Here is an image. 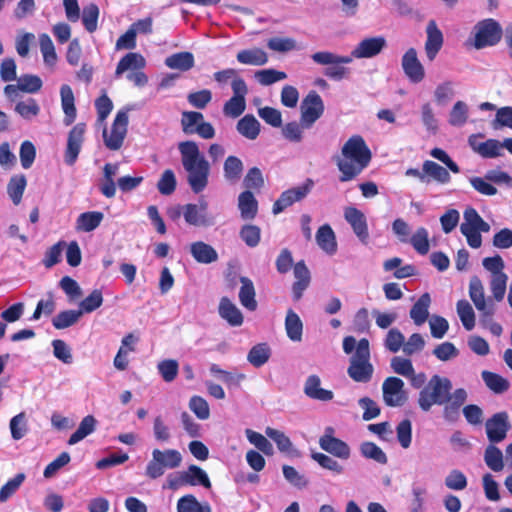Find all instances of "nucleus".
<instances>
[{"instance_id":"1","label":"nucleus","mask_w":512,"mask_h":512,"mask_svg":"<svg viewBox=\"0 0 512 512\" xmlns=\"http://www.w3.org/2000/svg\"><path fill=\"white\" fill-rule=\"evenodd\" d=\"M341 154L342 158L336 159L340 182L355 179L369 165L372 158L369 147L360 135L350 137L343 145Z\"/></svg>"},{"instance_id":"2","label":"nucleus","mask_w":512,"mask_h":512,"mask_svg":"<svg viewBox=\"0 0 512 512\" xmlns=\"http://www.w3.org/2000/svg\"><path fill=\"white\" fill-rule=\"evenodd\" d=\"M183 168L188 173L187 181L191 190L198 194L208 185L210 164L200 152L195 141L186 140L178 144Z\"/></svg>"},{"instance_id":"3","label":"nucleus","mask_w":512,"mask_h":512,"mask_svg":"<svg viewBox=\"0 0 512 512\" xmlns=\"http://www.w3.org/2000/svg\"><path fill=\"white\" fill-rule=\"evenodd\" d=\"M451 390L452 383L450 379L435 374L421 389L418 397V405L424 412L430 411L434 405H445L449 401V392Z\"/></svg>"},{"instance_id":"4","label":"nucleus","mask_w":512,"mask_h":512,"mask_svg":"<svg viewBox=\"0 0 512 512\" xmlns=\"http://www.w3.org/2000/svg\"><path fill=\"white\" fill-rule=\"evenodd\" d=\"M373 365L370 363L369 340L362 338L358 341L356 351L350 358L347 373L355 382H369L373 375Z\"/></svg>"},{"instance_id":"5","label":"nucleus","mask_w":512,"mask_h":512,"mask_svg":"<svg viewBox=\"0 0 512 512\" xmlns=\"http://www.w3.org/2000/svg\"><path fill=\"white\" fill-rule=\"evenodd\" d=\"M181 462L182 456L178 450L166 449L162 451L154 449L152 459L146 466V476L150 479H157L165 473L166 469L178 468Z\"/></svg>"},{"instance_id":"6","label":"nucleus","mask_w":512,"mask_h":512,"mask_svg":"<svg viewBox=\"0 0 512 512\" xmlns=\"http://www.w3.org/2000/svg\"><path fill=\"white\" fill-rule=\"evenodd\" d=\"M474 46L482 49L496 45L502 37V28L494 19H485L478 22L474 27Z\"/></svg>"},{"instance_id":"7","label":"nucleus","mask_w":512,"mask_h":512,"mask_svg":"<svg viewBox=\"0 0 512 512\" xmlns=\"http://www.w3.org/2000/svg\"><path fill=\"white\" fill-rule=\"evenodd\" d=\"M300 109L301 126L309 129L323 115L325 107L320 95L312 90L302 100Z\"/></svg>"},{"instance_id":"8","label":"nucleus","mask_w":512,"mask_h":512,"mask_svg":"<svg viewBox=\"0 0 512 512\" xmlns=\"http://www.w3.org/2000/svg\"><path fill=\"white\" fill-rule=\"evenodd\" d=\"M127 127L128 114L126 111L120 110L114 118L110 133L108 134L106 128L103 130L105 146L110 150H119L122 147L127 134Z\"/></svg>"},{"instance_id":"9","label":"nucleus","mask_w":512,"mask_h":512,"mask_svg":"<svg viewBox=\"0 0 512 512\" xmlns=\"http://www.w3.org/2000/svg\"><path fill=\"white\" fill-rule=\"evenodd\" d=\"M313 186V180L307 178L302 185L283 191L279 198L274 202L272 212L277 215L293 205L295 202L301 201L310 193Z\"/></svg>"},{"instance_id":"10","label":"nucleus","mask_w":512,"mask_h":512,"mask_svg":"<svg viewBox=\"0 0 512 512\" xmlns=\"http://www.w3.org/2000/svg\"><path fill=\"white\" fill-rule=\"evenodd\" d=\"M231 88L233 96L224 104L223 113L227 117L237 118L245 111L248 87L244 79H239L231 84Z\"/></svg>"},{"instance_id":"11","label":"nucleus","mask_w":512,"mask_h":512,"mask_svg":"<svg viewBox=\"0 0 512 512\" xmlns=\"http://www.w3.org/2000/svg\"><path fill=\"white\" fill-rule=\"evenodd\" d=\"M486 435L491 444L502 442L511 429V423L506 411L493 414L485 423Z\"/></svg>"},{"instance_id":"12","label":"nucleus","mask_w":512,"mask_h":512,"mask_svg":"<svg viewBox=\"0 0 512 512\" xmlns=\"http://www.w3.org/2000/svg\"><path fill=\"white\" fill-rule=\"evenodd\" d=\"M383 400L389 407L402 406L407 396L404 391V382L398 377H388L382 385Z\"/></svg>"},{"instance_id":"13","label":"nucleus","mask_w":512,"mask_h":512,"mask_svg":"<svg viewBox=\"0 0 512 512\" xmlns=\"http://www.w3.org/2000/svg\"><path fill=\"white\" fill-rule=\"evenodd\" d=\"M319 446L327 453L342 460H347L351 455L349 445L334 436V429L332 427L325 429L324 434L319 438Z\"/></svg>"},{"instance_id":"14","label":"nucleus","mask_w":512,"mask_h":512,"mask_svg":"<svg viewBox=\"0 0 512 512\" xmlns=\"http://www.w3.org/2000/svg\"><path fill=\"white\" fill-rule=\"evenodd\" d=\"M85 131L86 125L84 123H77L70 130L65 150V162L67 165H73L76 162L84 141Z\"/></svg>"},{"instance_id":"15","label":"nucleus","mask_w":512,"mask_h":512,"mask_svg":"<svg viewBox=\"0 0 512 512\" xmlns=\"http://www.w3.org/2000/svg\"><path fill=\"white\" fill-rule=\"evenodd\" d=\"M402 69L412 83H419L425 77V70L417 57V51L409 48L402 57Z\"/></svg>"},{"instance_id":"16","label":"nucleus","mask_w":512,"mask_h":512,"mask_svg":"<svg viewBox=\"0 0 512 512\" xmlns=\"http://www.w3.org/2000/svg\"><path fill=\"white\" fill-rule=\"evenodd\" d=\"M344 217L351 225L353 232L359 240L367 244L369 238L367 221L364 213L355 207H348L345 209Z\"/></svg>"},{"instance_id":"17","label":"nucleus","mask_w":512,"mask_h":512,"mask_svg":"<svg viewBox=\"0 0 512 512\" xmlns=\"http://www.w3.org/2000/svg\"><path fill=\"white\" fill-rule=\"evenodd\" d=\"M386 46V40L382 36L365 38L352 51L354 58H371L378 55Z\"/></svg>"},{"instance_id":"18","label":"nucleus","mask_w":512,"mask_h":512,"mask_svg":"<svg viewBox=\"0 0 512 512\" xmlns=\"http://www.w3.org/2000/svg\"><path fill=\"white\" fill-rule=\"evenodd\" d=\"M293 272L296 280L292 285V297L294 301H299L302 298L304 291L310 285L311 275L303 260L298 261L293 266Z\"/></svg>"},{"instance_id":"19","label":"nucleus","mask_w":512,"mask_h":512,"mask_svg":"<svg viewBox=\"0 0 512 512\" xmlns=\"http://www.w3.org/2000/svg\"><path fill=\"white\" fill-rule=\"evenodd\" d=\"M426 33L427 40L425 43V51L427 58L432 61L435 59L437 53L443 45V34L437 27V24L434 20L429 21L426 28Z\"/></svg>"},{"instance_id":"20","label":"nucleus","mask_w":512,"mask_h":512,"mask_svg":"<svg viewBox=\"0 0 512 512\" xmlns=\"http://www.w3.org/2000/svg\"><path fill=\"white\" fill-rule=\"evenodd\" d=\"M207 203L201 202L200 205L186 204L183 206V216L187 224L192 226L207 225L206 219Z\"/></svg>"},{"instance_id":"21","label":"nucleus","mask_w":512,"mask_h":512,"mask_svg":"<svg viewBox=\"0 0 512 512\" xmlns=\"http://www.w3.org/2000/svg\"><path fill=\"white\" fill-rule=\"evenodd\" d=\"M190 252L198 263L210 264L218 259L217 251L203 241L193 242L190 246Z\"/></svg>"},{"instance_id":"22","label":"nucleus","mask_w":512,"mask_h":512,"mask_svg":"<svg viewBox=\"0 0 512 512\" xmlns=\"http://www.w3.org/2000/svg\"><path fill=\"white\" fill-rule=\"evenodd\" d=\"M238 208L242 219L252 220L256 217L258 202L250 190H245L239 194Z\"/></svg>"},{"instance_id":"23","label":"nucleus","mask_w":512,"mask_h":512,"mask_svg":"<svg viewBox=\"0 0 512 512\" xmlns=\"http://www.w3.org/2000/svg\"><path fill=\"white\" fill-rule=\"evenodd\" d=\"M321 380L317 375H310L304 386L305 394L311 398L320 401H330L333 399V392L320 387Z\"/></svg>"},{"instance_id":"24","label":"nucleus","mask_w":512,"mask_h":512,"mask_svg":"<svg viewBox=\"0 0 512 512\" xmlns=\"http://www.w3.org/2000/svg\"><path fill=\"white\" fill-rule=\"evenodd\" d=\"M244 170L243 162L234 155L228 156L223 164V176L229 184H236L242 177Z\"/></svg>"},{"instance_id":"25","label":"nucleus","mask_w":512,"mask_h":512,"mask_svg":"<svg viewBox=\"0 0 512 512\" xmlns=\"http://www.w3.org/2000/svg\"><path fill=\"white\" fill-rule=\"evenodd\" d=\"M431 297L429 293L422 294L410 310V317L417 326H421L429 317Z\"/></svg>"},{"instance_id":"26","label":"nucleus","mask_w":512,"mask_h":512,"mask_svg":"<svg viewBox=\"0 0 512 512\" xmlns=\"http://www.w3.org/2000/svg\"><path fill=\"white\" fill-rule=\"evenodd\" d=\"M240 282V303L249 311H255L257 309V301L255 299L256 293L253 282L251 281V279L244 276L240 277Z\"/></svg>"},{"instance_id":"27","label":"nucleus","mask_w":512,"mask_h":512,"mask_svg":"<svg viewBox=\"0 0 512 512\" xmlns=\"http://www.w3.org/2000/svg\"><path fill=\"white\" fill-rule=\"evenodd\" d=\"M145 58L135 52H129L120 59L115 70V76L119 77L127 70H142L145 67Z\"/></svg>"},{"instance_id":"28","label":"nucleus","mask_w":512,"mask_h":512,"mask_svg":"<svg viewBox=\"0 0 512 512\" xmlns=\"http://www.w3.org/2000/svg\"><path fill=\"white\" fill-rule=\"evenodd\" d=\"M219 314L231 326H240L243 323L241 311L226 297H223L220 301Z\"/></svg>"},{"instance_id":"29","label":"nucleus","mask_w":512,"mask_h":512,"mask_svg":"<svg viewBox=\"0 0 512 512\" xmlns=\"http://www.w3.org/2000/svg\"><path fill=\"white\" fill-rule=\"evenodd\" d=\"M236 58L239 63L246 65L262 66L268 62V56L261 48L241 50Z\"/></svg>"},{"instance_id":"30","label":"nucleus","mask_w":512,"mask_h":512,"mask_svg":"<svg viewBox=\"0 0 512 512\" xmlns=\"http://www.w3.org/2000/svg\"><path fill=\"white\" fill-rule=\"evenodd\" d=\"M316 241L321 249L333 254L337 250L335 234L330 225L324 224L317 230Z\"/></svg>"},{"instance_id":"31","label":"nucleus","mask_w":512,"mask_h":512,"mask_svg":"<svg viewBox=\"0 0 512 512\" xmlns=\"http://www.w3.org/2000/svg\"><path fill=\"white\" fill-rule=\"evenodd\" d=\"M104 215L100 211L81 213L76 220V229L83 232L95 230L102 222Z\"/></svg>"},{"instance_id":"32","label":"nucleus","mask_w":512,"mask_h":512,"mask_svg":"<svg viewBox=\"0 0 512 512\" xmlns=\"http://www.w3.org/2000/svg\"><path fill=\"white\" fill-rule=\"evenodd\" d=\"M469 143L473 150L484 158H495L501 155L502 145L501 142L496 139H488L485 142L476 144L473 140V136H471Z\"/></svg>"},{"instance_id":"33","label":"nucleus","mask_w":512,"mask_h":512,"mask_svg":"<svg viewBox=\"0 0 512 512\" xmlns=\"http://www.w3.org/2000/svg\"><path fill=\"white\" fill-rule=\"evenodd\" d=\"M237 131L249 140H255L260 133V123L252 114L242 117L237 123Z\"/></svg>"},{"instance_id":"34","label":"nucleus","mask_w":512,"mask_h":512,"mask_svg":"<svg viewBox=\"0 0 512 512\" xmlns=\"http://www.w3.org/2000/svg\"><path fill=\"white\" fill-rule=\"evenodd\" d=\"M194 55L191 52L184 51L170 55L166 58L165 64L170 69L188 71L194 66Z\"/></svg>"},{"instance_id":"35","label":"nucleus","mask_w":512,"mask_h":512,"mask_svg":"<svg viewBox=\"0 0 512 512\" xmlns=\"http://www.w3.org/2000/svg\"><path fill=\"white\" fill-rule=\"evenodd\" d=\"M62 108L65 113V124L70 125L76 118L75 98L70 86L63 85L60 89Z\"/></svg>"},{"instance_id":"36","label":"nucleus","mask_w":512,"mask_h":512,"mask_svg":"<svg viewBox=\"0 0 512 512\" xmlns=\"http://www.w3.org/2000/svg\"><path fill=\"white\" fill-rule=\"evenodd\" d=\"M271 357V349L267 343L254 345L247 355L248 362L256 368L262 367Z\"/></svg>"},{"instance_id":"37","label":"nucleus","mask_w":512,"mask_h":512,"mask_svg":"<svg viewBox=\"0 0 512 512\" xmlns=\"http://www.w3.org/2000/svg\"><path fill=\"white\" fill-rule=\"evenodd\" d=\"M285 329L290 340L294 342L301 341L303 324L300 317L291 309L288 310L285 318Z\"/></svg>"},{"instance_id":"38","label":"nucleus","mask_w":512,"mask_h":512,"mask_svg":"<svg viewBox=\"0 0 512 512\" xmlns=\"http://www.w3.org/2000/svg\"><path fill=\"white\" fill-rule=\"evenodd\" d=\"M186 482L189 486L201 485L204 488H211V481L207 473L197 465H190L184 470Z\"/></svg>"},{"instance_id":"39","label":"nucleus","mask_w":512,"mask_h":512,"mask_svg":"<svg viewBox=\"0 0 512 512\" xmlns=\"http://www.w3.org/2000/svg\"><path fill=\"white\" fill-rule=\"evenodd\" d=\"M177 512H212L208 503H200L192 494L182 496L177 502Z\"/></svg>"},{"instance_id":"40","label":"nucleus","mask_w":512,"mask_h":512,"mask_svg":"<svg viewBox=\"0 0 512 512\" xmlns=\"http://www.w3.org/2000/svg\"><path fill=\"white\" fill-rule=\"evenodd\" d=\"M97 421L93 415L85 416L77 430L68 439L69 445H74L95 431Z\"/></svg>"},{"instance_id":"41","label":"nucleus","mask_w":512,"mask_h":512,"mask_svg":"<svg viewBox=\"0 0 512 512\" xmlns=\"http://www.w3.org/2000/svg\"><path fill=\"white\" fill-rule=\"evenodd\" d=\"M463 217L464 221L461 223L460 228H464L466 226L468 229L483 230L484 233L490 231V225L483 220L476 209L472 207L467 208L464 211Z\"/></svg>"},{"instance_id":"42","label":"nucleus","mask_w":512,"mask_h":512,"mask_svg":"<svg viewBox=\"0 0 512 512\" xmlns=\"http://www.w3.org/2000/svg\"><path fill=\"white\" fill-rule=\"evenodd\" d=\"M26 185L27 180L24 175H14L11 177L7 185V193L14 205H19L21 203Z\"/></svg>"},{"instance_id":"43","label":"nucleus","mask_w":512,"mask_h":512,"mask_svg":"<svg viewBox=\"0 0 512 512\" xmlns=\"http://www.w3.org/2000/svg\"><path fill=\"white\" fill-rule=\"evenodd\" d=\"M423 171L426 173V177L429 176L441 184H447L451 180L448 170L431 160L424 161Z\"/></svg>"},{"instance_id":"44","label":"nucleus","mask_w":512,"mask_h":512,"mask_svg":"<svg viewBox=\"0 0 512 512\" xmlns=\"http://www.w3.org/2000/svg\"><path fill=\"white\" fill-rule=\"evenodd\" d=\"M81 316L82 311L79 310L61 311L52 319V325L57 330L66 329L76 324Z\"/></svg>"},{"instance_id":"45","label":"nucleus","mask_w":512,"mask_h":512,"mask_svg":"<svg viewBox=\"0 0 512 512\" xmlns=\"http://www.w3.org/2000/svg\"><path fill=\"white\" fill-rule=\"evenodd\" d=\"M469 296L477 310L485 309L488 303L485 300L484 287L478 276H473L469 283Z\"/></svg>"},{"instance_id":"46","label":"nucleus","mask_w":512,"mask_h":512,"mask_svg":"<svg viewBox=\"0 0 512 512\" xmlns=\"http://www.w3.org/2000/svg\"><path fill=\"white\" fill-rule=\"evenodd\" d=\"M484 461L486 465L494 472L502 471L504 468L503 454L502 451L495 446V444H489L484 453Z\"/></svg>"},{"instance_id":"47","label":"nucleus","mask_w":512,"mask_h":512,"mask_svg":"<svg viewBox=\"0 0 512 512\" xmlns=\"http://www.w3.org/2000/svg\"><path fill=\"white\" fill-rule=\"evenodd\" d=\"M481 376L486 386L494 393L500 394L509 388L508 380L497 373L485 370L481 373Z\"/></svg>"},{"instance_id":"48","label":"nucleus","mask_w":512,"mask_h":512,"mask_svg":"<svg viewBox=\"0 0 512 512\" xmlns=\"http://www.w3.org/2000/svg\"><path fill=\"white\" fill-rule=\"evenodd\" d=\"M456 308L464 328L468 331L472 330L475 326V313L470 303L465 299L459 300Z\"/></svg>"},{"instance_id":"49","label":"nucleus","mask_w":512,"mask_h":512,"mask_svg":"<svg viewBox=\"0 0 512 512\" xmlns=\"http://www.w3.org/2000/svg\"><path fill=\"white\" fill-rule=\"evenodd\" d=\"M204 115L198 111H183L181 115V128L185 135L195 134V128L201 123Z\"/></svg>"},{"instance_id":"50","label":"nucleus","mask_w":512,"mask_h":512,"mask_svg":"<svg viewBox=\"0 0 512 512\" xmlns=\"http://www.w3.org/2000/svg\"><path fill=\"white\" fill-rule=\"evenodd\" d=\"M245 433L248 441L259 451L267 456H272L274 454L273 445L264 435L251 429H246Z\"/></svg>"},{"instance_id":"51","label":"nucleus","mask_w":512,"mask_h":512,"mask_svg":"<svg viewBox=\"0 0 512 512\" xmlns=\"http://www.w3.org/2000/svg\"><path fill=\"white\" fill-rule=\"evenodd\" d=\"M467 400V392L463 388L456 389L453 393L449 392V401L445 404L444 415L448 418L450 414H457L460 407Z\"/></svg>"},{"instance_id":"52","label":"nucleus","mask_w":512,"mask_h":512,"mask_svg":"<svg viewBox=\"0 0 512 512\" xmlns=\"http://www.w3.org/2000/svg\"><path fill=\"white\" fill-rule=\"evenodd\" d=\"M99 18V7L95 3H90L83 8L82 23L89 33L97 30Z\"/></svg>"},{"instance_id":"53","label":"nucleus","mask_w":512,"mask_h":512,"mask_svg":"<svg viewBox=\"0 0 512 512\" xmlns=\"http://www.w3.org/2000/svg\"><path fill=\"white\" fill-rule=\"evenodd\" d=\"M15 112L23 119L31 120L39 115L40 106L35 99L28 98L27 100L20 101L15 105Z\"/></svg>"},{"instance_id":"54","label":"nucleus","mask_w":512,"mask_h":512,"mask_svg":"<svg viewBox=\"0 0 512 512\" xmlns=\"http://www.w3.org/2000/svg\"><path fill=\"white\" fill-rule=\"evenodd\" d=\"M360 452L363 457L367 459H372L380 464H386L388 461V458L384 451L375 443L370 441H366L361 444Z\"/></svg>"},{"instance_id":"55","label":"nucleus","mask_w":512,"mask_h":512,"mask_svg":"<svg viewBox=\"0 0 512 512\" xmlns=\"http://www.w3.org/2000/svg\"><path fill=\"white\" fill-rule=\"evenodd\" d=\"M311 59L319 65L336 64V63H350L352 57L336 55L329 51H319L311 55Z\"/></svg>"},{"instance_id":"56","label":"nucleus","mask_w":512,"mask_h":512,"mask_svg":"<svg viewBox=\"0 0 512 512\" xmlns=\"http://www.w3.org/2000/svg\"><path fill=\"white\" fill-rule=\"evenodd\" d=\"M103 303V294L99 289H94L79 304V311L83 313H92L98 309Z\"/></svg>"},{"instance_id":"57","label":"nucleus","mask_w":512,"mask_h":512,"mask_svg":"<svg viewBox=\"0 0 512 512\" xmlns=\"http://www.w3.org/2000/svg\"><path fill=\"white\" fill-rule=\"evenodd\" d=\"M265 434L272 439L280 452L289 453L292 450V442L282 431L267 427Z\"/></svg>"},{"instance_id":"58","label":"nucleus","mask_w":512,"mask_h":512,"mask_svg":"<svg viewBox=\"0 0 512 512\" xmlns=\"http://www.w3.org/2000/svg\"><path fill=\"white\" fill-rule=\"evenodd\" d=\"M26 476L24 473L16 474L9 479L0 489V502H6L20 488Z\"/></svg>"},{"instance_id":"59","label":"nucleus","mask_w":512,"mask_h":512,"mask_svg":"<svg viewBox=\"0 0 512 512\" xmlns=\"http://www.w3.org/2000/svg\"><path fill=\"white\" fill-rule=\"evenodd\" d=\"M39 44L44 62L48 65H54L57 60V54L50 36L46 33L41 34L39 36Z\"/></svg>"},{"instance_id":"60","label":"nucleus","mask_w":512,"mask_h":512,"mask_svg":"<svg viewBox=\"0 0 512 512\" xmlns=\"http://www.w3.org/2000/svg\"><path fill=\"white\" fill-rule=\"evenodd\" d=\"M257 81L264 86L272 85L278 81L287 78V75L283 71H277L275 69H264L255 73Z\"/></svg>"},{"instance_id":"61","label":"nucleus","mask_w":512,"mask_h":512,"mask_svg":"<svg viewBox=\"0 0 512 512\" xmlns=\"http://www.w3.org/2000/svg\"><path fill=\"white\" fill-rule=\"evenodd\" d=\"M410 242L413 248L421 255H426L429 251L428 231L424 227H420L412 235Z\"/></svg>"},{"instance_id":"62","label":"nucleus","mask_w":512,"mask_h":512,"mask_svg":"<svg viewBox=\"0 0 512 512\" xmlns=\"http://www.w3.org/2000/svg\"><path fill=\"white\" fill-rule=\"evenodd\" d=\"M176 185L174 172L171 169H166L157 183V189L162 195H170L175 191Z\"/></svg>"},{"instance_id":"63","label":"nucleus","mask_w":512,"mask_h":512,"mask_svg":"<svg viewBox=\"0 0 512 512\" xmlns=\"http://www.w3.org/2000/svg\"><path fill=\"white\" fill-rule=\"evenodd\" d=\"M240 238L249 247H256L261 239V230L256 225H244L240 230Z\"/></svg>"},{"instance_id":"64","label":"nucleus","mask_w":512,"mask_h":512,"mask_svg":"<svg viewBox=\"0 0 512 512\" xmlns=\"http://www.w3.org/2000/svg\"><path fill=\"white\" fill-rule=\"evenodd\" d=\"M468 118V106L463 101H457L451 112L449 117V123L452 126H462L466 123Z\"/></svg>"}]
</instances>
